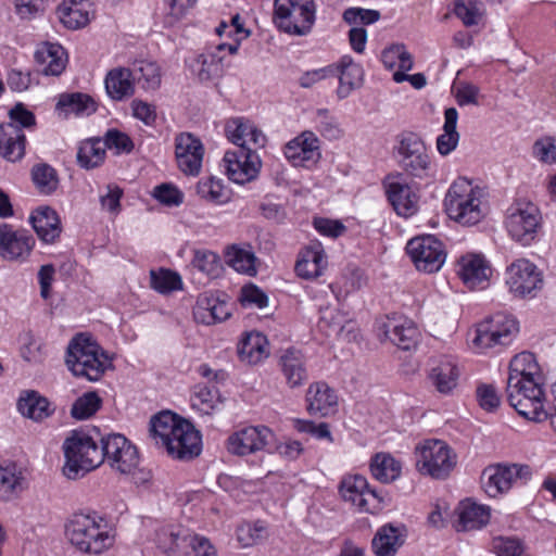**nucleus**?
<instances>
[{
  "label": "nucleus",
  "mask_w": 556,
  "mask_h": 556,
  "mask_svg": "<svg viewBox=\"0 0 556 556\" xmlns=\"http://www.w3.org/2000/svg\"><path fill=\"white\" fill-rule=\"evenodd\" d=\"M150 434L173 458L186 460L198 456L202 450V438L187 420L169 412L155 415L150 422Z\"/></svg>",
  "instance_id": "obj_1"
},
{
  "label": "nucleus",
  "mask_w": 556,
  "mask_h": 556,
  "mask_svg": "<svg viewBox=\"0 0 556 556\" xmlns=\"http://www.w3.org/2000/svg\"><path fill=\"white\" fill-rule=\"evenodd\" d=\"M70 543L79 552L100 555L114 544V534L97 513L73 514L65 525Z\"/></svg>",
  "instance_id": "obj_2"
},
{
  "label": "nucleus",
  "mask_w": 556,
  "mask_h": 556,
  "mask_svg": "<svg viewBox=\"0 0 556 556\" xmlns=\"http://www.w3.org/2000/svg\"><path fill=\"white\" fill-rule=\"evenodd\" d=\"M65 364L76 377L98 381L112 366L106 352L88 334H76L68 343Z\"/></svg>",
  "instance_id": "obj_3"
},
{
  "label": "nucleus",
  "mask_w": 556,
  "mask_h": 556,
  "mask_svg": "<svg viewBox=\"0 0 556 556\" xmlns=\"http://www.w3.org/2000/svg\"><path fill=\"white\" fill-rule=\"evenodd\" d=\"M519 333L517 319L505 313L485 317L468 332L470 348L479 354L498 353L510 345Z\"/></svg>",
  "instance_id": "obj_4"
},
{
  "label": "nucleus",
  "mask_w": 556,
  "mask_h": 556,
  "mask_svg": "<svg viewBox=\"0 0 556 556\" xmlns=\"http://www.w3.org/2000/svg\"><path fill=\"white\" fill-rule=\"evenodd\" d=\"M65 463L63 473L77 480L103 463V452L92 437L85 431H72L63 443Z\"/></svg>",
  "instance_id": "obj_5"
},
{
  "label": "nucleus",
  "mask_w": 556,
  "mask_h": 556,
  "mask_svg": "<svg viewBox=\"0 0 556 556\" xmlns=\"http://www.w3.org/2000/svg\"><path fill=\"white\" fill-rule=\"evenodd\" d=\"M543 382L530 380L507 382V400L516 412L528 420L542 422L547 420L549 406H545Z\"/></svg>",
  "instance_id": "obj_6"
},
{
  "label": "nucleus",
  "mask_w": 556,
  "mask_h": 556,
  "mask_svg": "<svg viewBox=\"0 0 556 556\" xmlns=\"http://www.w3.org/2000/svg\"><path fill=\"white\" fill-rule=\"evenodd\" d=\"M484 190L466 177L454 181V223L475 226L485 216Z\"/></svg>",
  "instance_id": "obj_7"
},
{
  "label": "nucleus",
  "mask_w": 556,
  "mask_h": 556,
  "mask_svg": "<svg viewBox=\"0 0 556 556\" xmlns=\"http://www.w3.org/2000/svg\"><path fill=\"white\" fill-rule=\"evenodd\" d=\"M275 25L291 35H306L315 22L314 0H275Z\"/></svg>",
  "instance_id": "obj_8"
},
{
  "label": "nucleus",
  "mask_w": 556,
  "mask_h": 556,
  "mask_svg": "<svg viewBox=\"0 0 556 556\" xmlns=\"http://www.w3.org/2000/svg\"><path fill=\"white\" fill-rule=\"evenodd\" d=\"M541 224V212L532 202H517L507 211L505 227L509 236L523 245L535 239Z\"/></svg>",
  "instance_id": "obj_9"
},
{
  "label": "nucleus",
  "mask_w": 556,
  "mask_h": 556,
  "mask_svg": "<svg viewBox=\"0 0 556 556\" xmlns=\"http://www.w3.org/2000/svg\"><path fill=\"white\" fill-rule=\"evenodd\" d=\"M532 477L528 465L497 464L489 466L482 472V485L490 497H497L508 492L514 485L526 484Z\"/></svg>",
  "instance_id": "obj_10"
},
{
  "label": "nucleus",
  "mask_w": 556,
  "mask_h": 556,
  "mask_svg": "<svg viewBox=\"0 0 556 556\" xmlns=\"http://www.w3.org/2000/svg\"><path fill=\"white\" fill-rule=\"evenodd\" d=\"M416 467L422 475L433 479H446L452 471V462L448 445L438 439H427L416 448Z\"/></svg>",
  "instance_id": "obj_11"
},
{
  "label": "nucleus",
  "mask_w": 556,
  "mask_h": 556,
  "mask_svg": "<svg viewBox=\"0 0 556 556\" xmlns=\"http://www.w3.org/2000/svg\"><path fill=\"white\" fill-rule=\"evenodd\" d=\"M405 251L416 269L427 274L439 271L447 256L444 244L432 235L412 238Z\"/></svg>",
  "instance_id": "obj_12"
},
{
  "label": "nucleus",
  "mask_w": 556,
  "mask_h": 556,
  "mask_svg": "<svg viewBox=\"0 0 556 556\" xmlns=\"http://www.w3.org/2000/svg\"><path fill=\"white\" fill-rule=\"evenodd\" d=\"M238 51V41L231 43H219L206 48L202 53L188 61V67L192 75L200 81L218 79L224 75L228 65L226 54L232 55Z\"/></svg>",
  "instance_id": "obj_13"
},
{
  "label": "nucleus",
  "mask_w": 556,
  "mask_h": 556,
  "mask_svg": "<svg viewBox=\"0 0 556 556\" xmlns=\"http://www.w3.org/2000/svg\"><path fill=\"white\" fill-rule=\"evenodd\" d=\"M339 491L343 500L350 502L361 513L379 514L387 505L384 496L369 489L366 478L359 475L344 477Z\"/></svg>",
  "instance_id": "obj_14"
},
{
  "label": "nucleus",
  "mask_w": 556,
  "mask_h": 556,
  "mask_svg": "<svg viewBox=\"0 0 556 556\" xmlns=\"http://www.w3.org/2000/svg\"><path fill=\"white\" fill-rule=\"evenodd\" d=\"M101 452H103V462L106 460L113 470L122 475L135 473L139 465L137 447L123 434L111 433L102 437Z\"/></svg>",
  "instance_id": "obj_15"
},
{
  "label": "nucleus",
  "mask_w": 556,
  "mask_h": 556,
  "mask_svg": "<svg viewBox=\"0 0 556 556\" xmlns=\"http://www.w3.org/2000/svg\"><path fill=\"white\" fill-rule=\"evenodd\" d=\"M396 152L400 166L406 174L418 178L426 175L430 162L426 146L418 135L401 134Z\"/></svg>",
  "instance_id": "obj_16"
},
{
  "label": "nucleus",
  "mask_w": 556,
  "mask_h": 556,
  "mask_svg": "<svg viewBox=\"0 0 556 556\" xmlns=\"http://www.w3.org/2000/svg\"><path fill=\"white\" fill-rule=\"evenodd\" d=\"M506 283L509 291L516 296H534L542 288L543 277L533 263L520 258L507 267Z\"/></svg>",
  "instance_id": "obj_17"
},
{
  "label": "nucleus",
  "mask_w": 556,
  "mask_h": 556,
  "mask_svg": "<svg viewBox=\"0 0 556 556\" xmlns=\"http://www.w3.org/2000/svg\"><path fill=\"white\" fill-rule=\"evenodd\" d=\"M226 173L230 180L243 185L255 179L262 167V161L252 147L227 151L224 156Z\"/></svg>",
  "instance_id": "obj_18"
},
{
  "label": "nucleus",
  "mask_w": 556,
  "mask_h": 556,
  "mask_svg": "<svg viewBox=\"0 0 556 556\" xmlns=\"http://www.w3.org/2000/svg\"><path fill=\"white\" fill-rule=\"evenodd\" d=\"M36 240L26 229H13L9 224L0 225V256L10 262L24 263L35 248Z\"/></svg>",
  "instance_id": "obj_19"
},
{
  "label": "nucleus",
  "mask_w": 556,
  "mask_h": 556,
  "mask_svg": "<svg viewBox=\"0 0 556 556\" xmlns=\"http://www.w3.org/2000/svg\"><path fill=\"white\" fill-rule=\"evenodd\" d=\"M454 15L470 29L468 33H458L454 36V45L460 48L470 47L472 34H476L485 24L486 8L481 0H454Z\"/></svg>",
  "instance_id": "obj_20"
},
{
  "label": "nucleus",
  "mask_w": 556,
  "mask_h": 556,
  "mask_svg": "<svg viewBox=\"0 0 556 556\" xmlns=\"http://www.w3.org/2000/svg\"><path fill=\"white\" fill-rule=\"evenodd\" d=\"M283 154L293 166L312 168L321 159L320 141L313 131H302L285 144Z\"/></svg>",
  "instance_id": "obj_21"
},
{
  "label": "nucleus",
  "mask_w": 556,
  "mask_h": 556,
  "mask_svg": "<svg viewBox=\"0 0 556 556\" xmlns=\"http://www.w3.org/2000/svg\"><path fill=\"white\" fill-rule=\"evenodd\" d=\"M273 439V432L265 426L242 428L230 434L226 442L230 454L245 456L264 450Z\"/></svg>",
  "instance_id": "obj_22"
},
{
  "label": "nucleus",
  "mask_w": 556,
  "mask_h": 556,
  "mask_svg": "<svg viewBox=\"0 0 556 556\" xmlns=\"http://www.w3.org/2000/svg\"><path fill=\"white\" fill-rule=\"evenodd\" d=\"M458 266L457 275L468 290H483L489 286L492 268L484 255L467 253L458 260Z\"/></svg>",
  "instance_id": "obj_23"
},
{
  "label": "nucleus",
  "mask_w": 556,
  "mask_h": 556,
  "mask_svg": "<svg viewBox=\"0 0 556 556\" xmlns=\"http://www.w3.org/2000/svg\"><path fill=\"white\" fill-rule=\"evenodd\" d=\"M204 155V147L199 138L190 132H181L175 138V156L178 168L186 175H199Z\"/></svg>",
  "instance_id": "obj_24"
},
{
  "label": "nucleus",
  "mask_w": 556,
  "mask_h": 556,
  "mask_svg": "<svg viewBox=\"0 0 556 556\" xmlns=\"http://www.w3.org/2000/svg\"><path fill=\"white\" fill-rule=\"evenodd\" d=\"M382 328L386 338L399 349L409 351L416 346L418 329L413 320L403 316L393 315L388 317Z\"/></svg>",
  "instance_id": "obj_25"
},
{
  "label": "nucleus",
  "mask_w": 556,
  "mask_h": 556,
  "mask_svg": "<svg viewBox=\"0 0 556 556\" xmlns=\"http://www.w3.org/2000/svg\"><path fill=\"white\" fill-rule=\"evenodd\" d=\"M407 530L404 525L386 523L375 533L371 548L376 556H395L405 543Z\"/></svg>",
  "instance_id": "obj_26"
},
{
  "label": "nucleus",
  "mask_w": 556,
  "mask_h": 556,
  "mask_svg": "<svg viewBox=\"0 0 556 556\" xmlns=\"http://www.w3.org/2000/svg\"><path fill=\"white\" fill-rule=\"evenodd\" d=\"M225 132L227 138L238 148L252 147L263 148L266 143V136L250 121L240 117L231 118L226 123Z\"/></svg>",
  "instance_id": "obj_27"
},
{
  "label": "nucleus",
  "mask_w": 556,
  "mask_h": 556,
  "mask_svg": "<svg viewBox=\"0 0 556 556\" xmlns=\"http://www.w3.org/2000/svg\"><path fill=\"white\" fill-rule=\"evenodd\" d=\"M328 261L324 248L319 242H312L299 254L295 271L303 279H315L321 276L327 268Z\"/></svg>",
  "instance_id": "obj_28"
},
{
  "label": "nucleus",
  "mask_w": 556,
  "mask_h": 556,
  "mask_svg": "<svg viewBox=\"0 0 556 556\" xmlns=\"http://www.w3.org/2000/svg\"><path fill=\"white\" fill-rule=\"evenodd\" d=\"M387 197L395 213L404 218L412 217L419 210V195L412 186L393 181L387 186Z\"/></svg>",
  "instance_id": "obj_29"
},
{
  "label": "nucleus",
  "mask_w": 556,
  "mask_h": 556,
  "mask_svg": "<svg viewBox=\"0 0 556 556\" xmlns=\"http://www.w3.org/2000/svg\"><path fill=\"white\" fill-rule=\"evenodd\" d=\"M29 223L38 238L47 244L54 243L62 231L60 217L50 206H39L34 210L29 216Z\"/></svg>",
  "instance_id": "obj_30"
},
{
  "label": "nucleus",
  "mask_w": 556,
  "mask_h": 556,
  "mask_svg": "<svg viewBox=\"0 0 556 556\" xmlns=\"http://www.w3.org/2000/svg\"><path fill=\"white\" fill-rule=\"evenodd\" d=\"M306 403L311 415L326 417L336 412L338 396L326 382H314L307 389Z\"/></svg>",
  "instance_id": "obj_31"
},
{
  "label": "nucleus",
  "mask_w": 556,
  "mask_h": 556,
  "mask_svg": "<svg viewBox=\"0 0 556 556\" xmlns=\"http://www.w3.org/2000/svg\"><path fill=\"white\" fill-rule=\"evenodd\" d=\"M26 479L22 468L14 462H0V502H11L25 490Z\"/></svg>",
  "instance_id": "obj_32"
},
{
  "label": "nucleus",
  "mask_w": 556,
  "mask_h": 556,
  "mask_svg": "<svg viewBox=\"0 0 556 556\" xmlns=\"http://www.w3.org/2000/svg\"><path fill=\"white\" fill-rule=\"evenodd\" d=\"M458 521L457 531H473L485 527L490 520V508L478 504L470 498L459 502L457 506Z\"/></svg>",
  "instance_id": "obj_33"
},
{
  "label": "nucleus",
  "mask_w": 556,
  "mask_h": 556,
  "mask_svg": "<svg viewBox=\"0 0 556 556\" xmlns=\"http://www.w3.org/2000/svg\"><path fill=\"white\" fill-rule=\"evenodd\" d=\"M193 316L198 323L213 325L230 316L228 305L213 293H202L198 296L193 308Z\"/></svg>",
  "instance_id": "obj_34"
},
{
  "label": "nucleus",
  "mask_w": 556,
  "mask_h": 556,
  "mask_svg": "<svg viewBox=\"0 0 556 556\" xmlns=\"http://www.w3.org/2000/svg\"><path fill=\"white\" fill-rule=\"evenodd\" d=\"M35 60L43 75L59 76L66 67L67 53L62 46L46 42L36 50Z\"/></svg>",
  "instance_id": "obj_35"
},
{
  "label": "nucleus",
  "mask_w": 556,
  "mask_h": 556,
  "mask_svg": "<svg viewBox=\"0 0 556 556\" xmlns=\"http://www.w3.org/2000/svg\"><path fill=\"white\" fill-rule=\"evenodd\" d=\"M61 23L68 29H79L90 22L93 13L90 0H68L58 8Z\"/></svg>",
  "instance_id": "obj_36"
},
{
  "label": "nucleus",
  "mask_w": 556,
  "mask_h": 556,
  "mask_svg": "<svg viewBox=\"0 0 556 556\" xmlns=\"http://www.w3.org/2000/svg\"><path fill=\"white\" fill-rule=\"evenodd\" d=\"M24 130L12 124L0 125V155L9 162H16L25 154Z\"/></svg>",
  "instance_id": "obj_37"
},
{
  "label": "nucleus",
  "mask_w": 556,
  "mask_h": 556,
  "mask_svg": "<svg viewBox=\"0 0 556 556\" xmlns=\"http://www.w3.org/2000/svg\"><path fill=\"white\" fill-rule=\"evenodd\" d=\"M530 380L543 382V374L536 358L531 352H521L513 357L509 363L507 382Z\"/></svg>",
  "instance_id": "obj_38"
},
{
  "label": "nucleus",
  "mask_w": 556,
  "mask_h": 556,
  "mask_svg": "<svg viewBox=\"0 0 556 556\" xmlns=\"http://www.w3.org/2000/svg\"><path fill=\"white\" fill-rule=\"evenodd\" d=\"M281 371L290 388L302 386L308 378L304 355L295 350H286L279 359Z\"/></svg>",
  "instance_id": "obj_39"
},
{
  "label": "nucleus",
  "mask_w": 556,
  "mask_h": 556,
  "mask_svg": "<svg viewBox=\"0 0 556 556\" xmlns=\"http://www.w3.org/2000/svg\"><path fill=\"white\" fill-rule=\"evenodd\" d=\"M337 75L339 77V87L337 94L340 99H345L363 81L364 71L362 66L350 56H343L337 65Z\"/></svg>",
  "instance_id": "obj_40"
},
{
  "label": "nucleus",
  "mask_w": 556,
  "mask_h": 556,
  "mask_svg": "<svg viewBox=\"0 0 556 556\" xmlns=\"http://www.w3.org/2000/svg\"><path fill=\"white\" fill-rule=\"evenodd\" d=\"M191 535L179 527L166 526L156 532L157 546L167 554L180 556L189 547Z\"/></svg>",
  "instance_id": "obj_41"
},
{
  "label": "nucleus",
  "mask_w": 556,
  "mask_h": 556,
  "mask_svg": "<svg viewBox=\"0 0 556 556\" xmlns=\"http://www.w3.org/2000/svg\"><path fill=\"white\" fill-rule=\"evenodd\" d=\"M238 354L242 362L256 365L268 357V341L260 332L248 333L238 346Z\"/></svg>",
  "instance_id": "obj_42"
},
{
  "label": "nucleus",
  "mask_w": 556,
  "mask_h": 556,
  "mask_svg": "<svg viewBox=\"0 0 556 556\" xmlns=\"http://www.w3.org/2000/svg\"><path fill=\"white\" fill-rule=\"evenodd\" d=\"M105 89L113 100H123L134 93L132 72L118 67L110 71L105 77Z\"/></svg>",
  "instance_id": "obj_43"
},
{
  "label": "nucleus",
  "mask_w": 556,
  "mask_h": 556,
  "mask_svg": "<svg viewBox=\"0 0 556 556\" xmlns=\"http://www.w3.org/2000/svg\"><path fill=\"white\" fill-rule=\"evenodd\" d=\"M17 408L23 416L36 421L49 417L52 413L49 401L36 391L22 392Z\"/></svg>",
  "instance_id": "obj_44"
},
{
  "label": "nucleus",
  "mask_w": 556,
  "mask_h": 556,
  "mask_svg": "<svg viewBox=\"0 0 556 556\" xmlns=\"http://www.w3.org/2000/svg\"><path fill=\"white\" fill-rule=\"evenodd\" d=\"M56 110L64 113L75 115H90L97 110L94 100L81 92L62 93L56 103Z\"/></svg>",
  "instance_id": "obj_45"
},
{
  "label": "nucleus",
  "mask_w": 556,
  "mask_h": 556,
  "mask_svg": "<svg viewBox=\"0 0 556 556\" xmlns=\"http://www.w3.org/2000/svg\"><path fill=\"white\" fill-rule=\"evenodd\" d=\"M370 471L378 481L390 483L400 477L402 465L391 454L378 453L371 458Z\"/></svg>",
  "instance_id": "obj_46"
},
{
  "label": "nucleus",
  "mask_w": 556,
  "mask_h": 556,
  "mask_svg": "<svg viewBox=\"0 0 556 556\" xmlns=\"http://www.w3.org/2000/svg\"><path fill=\"white\" fill-rule=\"evenodd\" d=\"M192 408L204 415H210L223 404L219 390L215 386L197 384L191 399Z\"/></svg>",
  "instance_id": "obj_47"
},
{
  "label": "nucleus",
  "mask_w": 556,
  "mask_h": 556,
  "mask_svg": "<svg viewBox=\"0 0 556 556\" xmlns=\"http://www.w3.org/2000/svg\"><path fill=\"white\" fill-rule=\"evenodd\" d=\"M104 157L105 144L100 139H89L81 142L77 151V162L86 169L99 166Z\"/></svg>",
  "instance_id": "obj_48"
},
{
  "label": "nucleus",
  "mask_w": 556,
  "mask_h": 556,
  "mask_svg": "<svg viewBox=\"0 0 556 556\" xmlns=\"http://www.w3.org/2000/svg\"><path fill=\"white\" fill-rule=\"evenodd\" d=\"M31 179L41 194L53 193L59 186L56 170L46 163L36 164L31 168Z\"/></svg>",
  "instance_id": "obj_49"
},
{
  "label": "nucleus",
  "mask_w": 556,
  "mask_h": 556,
  "mask_svg": "<svg viewBox=\"0 0 556 556\" xmlns=\"http://www.w3.org/2000/svg\"><path fill=\"white\" fill-rule=\"evenodd\" d=\"M381 62L387 68L399 67V71H410L414 64L413 56L404 45H392L386 48L381 53Z\"/></svg>",
  "instance_id": "obj_50"
},
{
  "label": "nucleus",
  "mask_w": 556,
  "mask_h": 556,
  "mask_svg": "<svg viewBox=\"0 0 556 556\" xmlns=\"http://www.w3.org/2000/svg\"><path fill=\"white\" fill-rule=\"evenodd\" d=\"M226 256L228 264L237 271L248 275H254L256 273V258L250 249L232 245L227 249Z\"/></svg>",
  "instance_id": "obj_51"
},
{
  "label": "nucleus",
  "mask_w": 556,
  "mask_h": 556,
  "mask_svg": "<svg viewBox=\"0 0 556 556\" xmlns=\"http://www.w3.org/2000/svg\"><path fill=\"white\" fill-rule=\"evenodd\" d=\"M150 278L151 287L162 294H167L182 288L181 277L169 269L151 270Z\"/></svg>",
  "instance_id": "obj_52"
},
{
  "label": "nucleus",
  "mask_w": 556,
  "mask_h": 556,
  "mask_svg": "<svg viewBox=\"0 0 556 556\" xmlns=\"http://www.w3.org/2000/svg\"><path fill=\"white\" fill-rule=\"evenodd\" d=\"M192 265L211 278L217 277L222 269L219 256L215 252L205 249L194 251Z\"/></svg>",
  "instance_id": "obj_53"
},
{
  "label": "nucleus",
  "mask_w": 556,
  "mask_h": 556,
  "mask_svg": "<svg viewBox=\"0 0 556 556\" xmlns=\"http://www.w3.org/2000/svg\"><path fill=\"white\" fill-rule=\"evenodd\" d=\"M101 406V399L96 392H87L73 404L71 414L75 419L84 420L91 417Z\"/></svg>",
  "instance_id": "obj_54"
},
{
  "label": "nucleus",
  "mask_w": 556,
  "mask_h": 556,
  "mask_svg": "<svg viewBox=\"0 0 556 556\" xmlns=\"http://www.w3.org/2000/svg\"><path fill=\"white\" fill-rule=\"evenodd\" d=\"M431 509L427 516V526L433 530H442L448 527L451 520L450 503L446 500H435L431 503Z\"/></svg>",
  "instance_id": "obj_55"
},
{
  "label": "nucleus",
  "mask_w": 556,
  "mask_h": 556,
  "mask_svg": "<svg viewBox=\"0 0 556 556\" xmlns=\"http://www.w3.org/2000/svg\"><path fill=\"white\" fill-rule=\"evenodd\" d=\"M138 81H143V88L155 89L161 84L160 68L156 63L141 60L135 64L134 68Z\"/></svg>",
  "instance_id": "obj_56"
},
{
  "label": "nucleus",
  "mask_w": 556,
  "mask_h": 556,
  "mask_svg": "<svg viewBox=\"0 0 556 556\" xmlns=\"http://www.w3.org/2000/svg\"><path fill=\"white\" fill-rule=\"evenodd\" d=\"M531 154L543 164H556V138L553 136L538 138L532 146Z\"/></svg>",
  "instance_id": "obj_57"
},
{
  "label": "nucleus",
  "mask_w": 556,
  "mask_h": 556,
  "mask_svg": "<svg viewBox=\"0 0 556 556\" xmlns=\"http://www.w3.org/2000/svg\"><path fill=\"white\" fill-rule=\"evenodd\" d=\"M197 193L204 200L223 203L226 200L225 189L219 179L210 177L197 184Z\"/></svg>",
  "instance_id": "obj_58"
},
{
  "label": "nucleus",
  "mask_w": 556,
  "mask_h": 556,
  "mask_svg": "<svg viewBox=\"0 0 556 556\" xmlns=\"http://www.w3.org/2000/svg\"><path fill=\"white\" fill-rule=\"evenodd\" d=\"M380 18V12L377 10L363 9V8H349L343 12V20L352 26L362 27L363 25H370Z\"/></svg>",
  "instance_id": "obj_59"
},
{
  "label": "nucleus",
  "mask_w": 556,
  "mask_h": 556,
  "mask_svg": "<svg viewBox=\"0 0 556 556\" xmlns=\"http://www.w3.org/2000/svg\"><path fill=\"white\" fill-rule=\"evenodd\" d=\"M265 527L261 522H245L238 527L237 539L243 547L252 546L263 540Z\"/></svg>",
  "instance_id": "obj_60"
},
{
  "label": "nucleus",
  "mask_w": 556,
  "mask_h": 556,
  "mask_svg": "<svg viewBox=\"0 0 556 556\" xmlns=\"http://www.w3.org/2000/svg\"><path fill=\"white\" fill-rule=\"evenodd\" d=\"M314 124L316 129L328 139H336L341 135V130L337 122L326 109L317 110L314 117Z\"/></svg>",
  "instance_id": "obj_61"
},
{
  "label": "nucleus",
  "mask_w": 556,
  "mask_h": 556,
  "mask_svg": "<svg viewBox=\"0 0 556 556\" xmlns=\"http://www.w3.org/2000/svg\"><path fill=\"white\" fill-rule=\"evenodd\" d=\"M153 197L167 206H178L184 200V193L169 184L156 186L153 191Z\"/></svg>",
  "instance_id": "obj_62"
},
{
  "label": "nucleus",
  "mask_w": 556,
  "mask_h": 556,
  "mask_svg": "<svg viewBox=\"0 0 556 556\" xmlns=\"http://www.w3.org/2000/svg\"><path fill=\"white\" fill-rule=\"evenodd\" d=\"M492 546L498 556H522L525 553L522 543L515 538H496Z\"/></svg>",
  "instance_id": "obj_63"
},
{
  "label": "nucleus",
  "mask_w": 556,
  "mask_h": 556,
  "mask_svg": "<svg viewBox=\"0 0 556 556\" xmlns=\"http://www.w3.org/2000/svg\"><path fill=\"white\" fill-rule=\"evenodd\" d=\"M10 122L15 127L31 128L36 125V117L34 113L26 109L23 103H16L9 112Z\"/></svg>",
  "instance_id": "obj_64"
}]
</instances>
